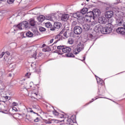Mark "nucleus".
Here are the masks:
<instances>
[{
  "label": "nucleus",
  "mask_w": 125,
  "mask_h": 125,
  "mask_svg": "<svg viewBox=\"0 0 125 125\" xmlns=\"http://www.w3.org/2000/svg\"><path fill=\"white\" fill-rule=\"evenodd\" d=\"M71 48L69 47L63 48L62 50V53H69V52H71Z\"/></svg>",
  "instance_id": "4468645a"
},
{
  "label": "nucleus",
  "mask_w": 125,
  "mask_h": 125,
  "mask_svg": "<svg viewBox=\"0 0 125 125\" xmlns=\"http://www.w3.org/2000/svg\"><path fill=\"white\" fill-rule=\"evenodd\" d=\"M13 110H14V111H17V108H16L15 107H13L12 108Z\"/></svg>",
  "instance_id": "864d4df0"
},
{
  "label": "nucleus",
  "mask_w": 125,
  "mask_h": 125,
  "mask_svg": "<svg viewBox=\"0 0 125 125\" xmlns=\"http://www.w3.org/2000/svg\"><path fill=\"white\" fill-rule=\"evenodd\" d=\"M52 124H57L58 121H51Z\"/></svg>",
  "instance_id": "3c124183"
},
{
  "label": "nucleus",
  "mask_w": 125,
  "mask_h": 125,
  "mask_svg": "<svg viewBox=\"0 0 125 125\" xmlns=\"http://www.w3.org/2000/svg\"><path fill=\"white\" fill-rule=\"evenodd\" d=\"M25 116H26V120L30 121V120L31 119V118H30V116H28V115H27L26 114H25Z\"/></svg>",
  "instance_id": "37998d69"
},
{
  "label": "nucleus",
  "mask_w": 125,
  "mask_h": 125,
  "mask_svg": "<svg viewBox=\"0 0 125 125\" xmlns=\"http://www.w3.org/2000/svg\"><path fill=\"white\" fill-rule=\"evenodd\" d=\"M1 1H6V0H1Z\"/></svg>",
  "instance_id": "bf43d9fd"
},
{
  "label": "nucleus",
  "mask_w": 125,
  "mask_h": 125,
  "mask_svg": "<svg viewBox=\"0 0 125 125\" xmlns=\"http://www.w3.org/2000/svg\"><path fill=\"white\" fill-rule=\"evenodd\" d=\"M68 42L70 44H73L74 43V40L72 39H69Z\"/></svg>",
  "instance_id": "f704fd0d"
},
{
  "label": "nucleus",
  "mask_w": 125,
  "mask_h": 125,
  "mask_svg": "<svg viewBox=\"0 0 125 125\" xmlns=\"http://www.w3.org/2000/svg\"><path fill=\"white\" fill-rule=\"evenodd\" d=\"M60 33L62 34V39H67L69 38V35L67 34V31L62 30Z\"/></svg>",
  "instance_id": "ddd939ff"
},
{
  "label": "nucleus",
  "mask_w": 125,
  "mask_h": 125,
  "mask_svg": "<svg viewBox=\"0 0 125 125\" xmlns=\"http://www.w3.org/2000/svg\"><path fill=\"white\" fill-rule=\"evenodd\" d=\"M101 14V12L100 10L98 9H95L94 10V15H96V16H99Z\"/></svg>",
  "instance_id": "dca6fc26"
},
{
  "label": "nucleus",
  "mask_w": 125,
  "mask_h": 125,
  "mask_svg": "<svg viewBox=\"0 0 125 125\" xmlns=\"http://www.w3.org/2000/svg\"><path fill=\"white\" fill-rule=\"evenodd\" d=\"M29 22H30V24L32 26H35V25L36 24V22H35V20H33V19H31L30 20H29Z\"/></svg>",
  "instance_id": "393cba45"
},
{
  "label": "nucleus",
  "mask_w": 125,
  "mask_h": 125,
  "mask_svg": "<svg viewBox=\"0 0 125 125\" xmlns=\"http://www.w3.org/2000/svg\"><path fill=\"white\" fill-rule=\"evenodd\" d=\"M54 41V38L53 39H51L50 41V43H52V42H53V41Z\"/></svg>",
  "instance_id": "603ef678"
},
{
  "label": "nucleus",
  "mask_w": 125,
  "mask_h": 125,
  "mask_svg": "<svg viewBox=\"0 0 125 125\" xmlns=\"http://www.w3.org/2000/svg\"><path fill=\"white\" fill-rule=\"evenodd\" d=\"M112 30L111 25H108L104 27V31H102V34H110V33H112Z\"/></svg>",
  "instance_id": "39448f33"
},
{
  "label": "nucleus",
  "mask_w": 125,
  "mask_h": 125,
  "mask_svg": "<svg viewBox=\"0 0 125 125\" xmlns=\"http://www.w3.org/2000/svg\"><path fill=\"white\" fill-rule=\"evenodd\" d=\"M26 36L28 37L29 38H32L33 36H34V34L33 33L31 32L30 31H28L26 33Z\"/></svg>",
  "instance_id": "bb28decb"
},
{
  "label": "nucleus",
  "mask_w": 125,
  "mask_h": 125,
  "mask_svg": "<svg viewBox=\"0 0 125 125\" xmlns=\"http://www.w3.org/2000/svg\"><path fill=\"white\" fill-rule=\"evenodd\" d=\"M58 118L59 119H62V120H63L64 119H65L64 118V115L60 113L59 114L58 116ZM60 120H62V119H60L59 121H60Z\"/></svg>",
  "instance_id": "c85d7f7f"
},
{
  "label": "nucleus",
  "mask_w": 125,
  "mask_h": 125,
  "mask_svg": "<svg viewBox=\"0 0 125 125\" xmlns=\"http://www.w3.org/2000/svg\"><path fill=\"white\" fill-rule=\"evenodd\" d=\"M97 23V22H96V21H94L91 22V26H95V25H96Z\"/></svg>",
  "instance_id": "a19ab883"
},
{
  "label": "nucleus",
  "mask_w": 125,
  "mask_h": 125,
  "mask_svg": "<svg viewBox=\"0 0 125 125\" xmlns=\"http://www.w3.org/2000/svg\"><path fill=\"white\" fill-rule=\"evenodd\" d=\"M5 53L7 55H8V56H9V55H10V52H9V51H6L5 52Z\"/></svg>",
  "instance_id": "de8ad7c7"
},
{
  "label": "nucleus",
  "mask_w": 125,
  "mask_h": 125,
  "mask_svg": "<svg viewBox=\"0 0 125 125\" xmlns=\"http://www.w3.org/2000/svg\"><path fill=\"white\" fill-rule=\"evenodd\" d=\"M42 53H39V55H42Z\"/></svg>",
  "instance_id": "e2e57ef3"
},
{
  "label": "nucleus",
  "mask_w": 125,
  "mask_h": 125,
  "mask_svg": "<svg viewBox=\"0 0 125 125\" xmlns=\"http://www.w3.org/2000/svg\"><path fill=\"white\" fill-rule=\"evenodd\" d=\"M57 49V53L58 54L62 55V54H63V49H64V46H58Z\"/></svg>",
  "instance_id": "f8f14e48"
},
{
  "label": "nucleus",
  "mask_w": 125,
  "mask_h": 125,
  "mask_svg": "<svg viewBox=\"0 0 125 125\" xmlns=\"http://www.w3.org/2000/svg\"><path fill=\"white\" fill-rule=\"evenodd\" d=\"M40 121V119H39V118H37L36 119L34 120V121L35 123H38V122H39Z\"/></svg>",
  "instance_id": "49530a36"
},
{
  "label": "nucleus",
  "mask_w": 125,
  "mask_h": 125,
  "mask_svg": "<svg viewBox=\"0 0 125 125\" xmlns=\"http://www.w3.org/2000/svg\"><path fill=\"white\" fill-rule=\"evenodd\" d=\"M37 51H31V58H34V59H37Z\"/></svg>",
  "instance_id": "f3484780"
},
{
  "label": "nucleus",
  "mask_w": 125,
  "mask_h": 125,
  "mask_svg": "<svg viewBox=\"0 0 125 125\" xmlns=\"http://www.w3.org/2000/svg\"><path fill=\"white\" fill-rule=\"evenodd\" d=\"M39 30H40V32H44L46 29L44 27H40Z\"/></svg>",
  "instance_id": "58836bf2"
},
{
  "label": "nucleus",
  "mask_w": 125,
  "mask_h": 125,
  "mask_svg": "<svg viewBox=\"0 0 125 125\" xmlns=\"http://www.w3.org/2000/svg\"><path fill=\"white\" fill-rule=\"evenodd\" d=\"M74 32L76 35H80L83 32V29L80 26H75L74 27Z\"/></svg>",
  "instance_id": "0eeeda50"
},
{
  "label": "nucleus",
  "mask_w": 125,
  "mask_h": 125,
  "mask_svg": "<svg viewBox=\"0 0 125 125\" xmlns=\"http://www.w3.org/2000/svg\"><path fill=\"white\" fill-rule=\"evenodd\" d=\"M5 98H6V99H8V97L6 96Z\"/></svg>",
  "instance_id": "680f3d73"
},
{
  "label": "nucleus",
  "mask_w": 125,
  "mask_h": 125,
  "mask_svg": "<svg viewBox=\"0 0 125 125\" xmlns=\"http://www.w3.org/2000/svg\"><path fill=\"white\" fill-rule=\"evenodd\" d=\"M30 24L27 21H23L21 23L17 25V28L19 30H23V29H29Z\"/></svg>",
  "instance_id": "7ed1b4c3"
},
{
  "label": "nucleus",
  "mask_w": 125,
  "mask_h": 125,
  "mask_svg": "<svg viewBox=\"0 0 125 125\" xmlns=\"http://www.w3.org/2000/svg\"><path fill=\"white\" fill-rule=\"evenodd\" d=\"M62 34V33H60L59 35L57 36H55L54 37L55 43L57 42H59V41H62V40H63Z\"/></svg>",
  "instance_id": "6e6552de"
},
{
  "label": "nucleus",
  "mask_w": 125,
  "mask_h": 125,
  "mask_svg": "<svg viewBox=\"0 0 125 125\" xmlns=\"http://www.w3.org/2000/svg\"><path fill=\"white\" fill-rule=\"evenodd\" d=\"M80 52H81V51L79 48H77V47L75 49H74L73 50L74 54L76 55L79 54Z\"/></svg>",
  "instance_id": "b1692460"
},
{
  "label": "nucleus",
  "mask_w": 125,
  "mask_h": 125,
  "mask_svg": "<svg viewBox=\"0 0 125 125\" xmlns=\"http://www.w3.org/2000/svg\"><path fill=\"white\" fill-rule=\"evenodd\" d=\"M26 110L28 113H33L34 114H36V113L33 111V109L30 107H27Z\"/></svg>",
  "instance_id": "cd10ccee"
},
{
  "label": "nucleus",
  "mask_w": 125,
  "mask_h": 125,
  "mask_svg": "<svg viewBox=\"0 0 125 125\" xmlns=\"http://www.w3.org/2000/svg\"><path fill=\"white\" fill-rule=\"evenodd\" d=\"M68 18H69V15L68 14H64V15H62V21H67Z\"/></svg>",
  "instance_id": "a211bd4d"
},
{
  "label": "nucleus",
  "mask_w": 125,
  "mask_h": 125,
  "mask_svg": "<svg viewBox=\"0 0 125 125\" xmlns=\"http://www.w3.org/2000/svg\"><path fill=\"white\" fill-rule=\"evenodd\" d=\"M13 106H18V103H16L15 102H13L12 103Z\"/></svg>",
  "instance_id": "79ce46f5"
},
{
  "label": "nucleus",
  "mask_w": 125,
  "mask_h": 125,
  "mask_svg": "<svg viewBox=\"0 0 125 125\" xmlns=\"http://www.w3.org/2000/svg\"><path fill=\"white\" fill-rule=\"evenodd\" d=\"M115 19L117 21V24L119 26L122 25L123 23H124V20H123V12L118 11L115 14Z\"/></svg>",
  "instance_id": "f03ea898"
},
{
  "label": "nucleus",
  "mask_w": 125,
  "mask_h": 125,
  "mask_svg": "<svg viewBox=\"0 0 125 125\" xmlns=\"http://www.w3.org/2000/svg\"><path fill=\"white\" fill-rule=\"evenodd\" d=\"M86 26H87L86 24H85L83 26V28L84 29V30H88L89 28L87 27Z\"/></svg>",
  "instance_id": "c03bdc74"
},
{
  "label": "nucleus",
  "mask_w": 125,
  "mask_h": 125,
  "mask_svg": "<svg viewBox=\"0 0 125 125\" xmlns=\"http://www.w3.org/2000/svg\"><path fill=\"white\" fill-rule=\"evenodd\" d=\"M4 59H5V58L4 57Z\"/></svg>",
  "instance_id": "69168bd1"
},
{
  "label": "nucleus",
  "mask_w": 125,
  "mask_h": 125,
  "mask_svg": "<svg viewBox=\"0 0 125 125\" xmlns=\"http://www.w3.org/2000/svg\"><path fill=\"white\" fill-rule=\"evenodd\" d=\"M86 1H89V0H86Z\"/></svg>",
  "instance_id": "0e129e2a"
},
{
  "label": "nucleus",
  "mask_w": 125,
  "mask_h": 125,
  "mask_svg": "<svg viewBox=\"0 0 125 125\" xmlns=\"http://www.w3.org/2000/svg\"><path fill=\"white\" fill-rule=\"evenodd\" d=\"M77 47L79 48L81 51H82V50H83L84 48L83 44L79 42V44L77 45Z\"/></svg>",
  "instance_id": "412c9836"
},
{
  "label": "nucleus",
  "mask_w": 125,
  "mask_h": 125,
  "mask_svg": "<svg viewBox=\"0 0 125 125\" xmlns=\"http://www.w3.org/2000/svg\"><path fill=\"white\" fill-rule=\"evenodd\" d=\"M0 1H1V0H0Z\"/></svg>",
  "instance_id": "774afa93"
},
{
  "label": "nucleus",
  "mask_w": 125,
  "mask_h": 125,
  "mask_svg": "<svg viewBox=\"0 0 125 125\" xmlns=\"http://www.w3.org/2000/svg\"><path fill=\"white\" fill-rule=\"evenodd\" d=\"M42 51H43V52H46V51H47V48H43V49H42Z\"/></svg>",
  "instance_id": "09e8293b"
},
{
  "label": "nucleus",
  "mask_w": 125,
  "mask_h": 125,
  "mask_svg": "<svg viewBox=\"0 0 125 125\" xmlns=\"http://www.w3.org/2000/svg\"><path fill=\"white\" fill-rule=\"evenodd\" d=\"M104 30V27H103V26L100 24H98L96 25L94 29V31L96 33H102V34Z\"/></svg>",
  "instance_id": "20e7f679"
},
{
  "label": "nucleus",
  "mask_w": 125,
  "mask_h": 125,
  "mask_svg": "<svg viewBox=\"0 0 125 125\" xmlns=\"http://www.w3.org/2000/svg\"><path fill=\"white\" fill-rule=\"evenodd\" d=\"M87 8H83L81 11V12H77L73 15V17L74 18H77L79 22H80V19L83 20L84 18V14L87 12Z\"/></svg>",
  "instance_id": "f257e3e1"
},
{
  "label": "nucleus",
  "mask_w": 125,
  "mask_h": 125,
  "mask_svg": "<svg viewBox=\"0 0 125 125\" xmlns=\"http://www.w3.org/2000/svg\"><path fill=\"white\" fill-rule=\"evenodd\" d=\"M89 38L90 39H91V40H93V41H96V37L92 35V34L89 35Z\"/></svg>",
  "instance_id": "7c9ffc66"
},
{
  "label": "nucleus",
  "mask_w": 125,
  "mask_h": 125,
  "mask_svg": "<svg viewBox=\"0 0 125 125\" xmlns=\"http://www.w3.org/2000/svg\"><path fill=\"white\" fill-rule=\"evenodd\" d=\"M59 122H66V124L67 125H70L72 122H73V120L71 119V118H65L63 120H59Z\"/></svg>",
  "instance_id": "9b49d317"
},
{
  "label": "nucleus",
  "mask_w": 125,
  "mask_h": 125,
  "mask_svg": "<svg viewBox=\"0 0 125 125\" xmlns=\"http://www.w3.org/2000/svg\"><path fill=\"white\" fill-rule=\"evenodd\" d=\"M53 114L55 116H58L59 115V113L58 112H57V111H56L55 110L53 111Z\"/></svg>",
  "instance_id": "e433bc0d"
},
{
  "label": "nucleus",
  "mask_w": 125,
  "mask_h": 125,
  "mask_svg": "<svg viewBox=\"0 0 125 125\" xmlns=\"http://www.w3.org/2000/svg\"><path fill=\"white\" fill-rule=\"evenodd\" d=\"M20 83H21V84H24V82H23V81L21 80L19 82Z\"/></svg>",
  "instance_id": "8fccbe9b"
},
{
  "label": "nucleus",
  "mask_w": 125,
  "mask_h": 125,
  "mask_svg": "<svg viewBox=\"0 0 125 125\" xmlns=\"http://www.w3.org/2000/svg\"><path fill=\"white\" fill-rule=\"evenodd\" d=\"M87 16L91 18V17H93V16H94V13L92 11L88 12L87 13Z\"/></svg>",
  "instance_id": "5701e85b"
},
{
  "label": "nucleus",
  "mask_w": 125,
  "mask_h": 125,
  "mask_svg": "<svg viewBox=\"0 0 125 125\" xmlns=\"http://www.w3.org/2000/svg\"><path fill=\"white\" fill-rule=\"evenodd\" d=\"M5 53L4 52H3L1 53V54L0 55V58H2L3 57V55H4Z\"/></svg>",
  "instance_id": "a18cd8bd"
},
{
  "label": "nucleus",
  "mask_w": 125,
  "mask_h": 125,
  "mask_svg": "<svg viewBox=\"0 0 125 125\" xmlns=\"http://www.w3.org/2000/svg\"><path fill=\"white\" fill-rule=\"evenodd\" d=\"M32 107L34 109H36L37 108V106H36V105H33Z\"/></svg>",
  "instance_id": "5fc2aeb1"
},
{
  "label": "nucleus",
  "mask_w": 125,
  "mask_h": 125,
  "mask_svg": "<svg viewBox=\"0 0 125 125\" xmlns=\"http://www.w3.org/2000/svg\"><path fill=\"white\" fill-rule=\"evenodd\" d=\"M7 2L9 4H12L14 2V0H7Z\"/></svg>",
  "instance_id": "ea45409f"
},
{
  "label": "nucleus",
  "mask_w": 125,
  "mask_h": 125,
  "mask_svg": "<svg viewBox=\"0 0 125 125\" xmlns=\"http://www.w3.org/2000/svg\"><path fill=\"white\" fill-rule=\"evenodd\" d=\"M78 24V22L76 21H74L72 23V27H75V26H77Z\"/></svg>",
  "instance_id": "4c0bfd02"
},
{
  "label": "nucleus",
  "mask_w": 125,
  "mask_h": 125,
  "mask_svg": "<svg viewBox=\"0 0 125 125\" xmlns=\"http://www.w3.org/2000/svg\"><path fill=\"white\" fill-rule=\"evenodd\" d=\"M67 57H75V55H74V54L70 53H68L66 54Z\"/></svg>",
  "instance_id": "473e14b6"
},
{
  "label": "nucleus",
  "mask_w": 125,
  "mask_h": 125,
  "mask_svg": "<svg viewBox=\"0 0 125 125\" xmlns=\"http://www.w3.org/2000/svg\"><path fill=\"white\" fill-rule=\"evenodd\" d=\"M45 26L46 27V28H52V24L50 22H47L45 23Z\"/></svg>",
  "instance_id": "a878e982"
},
{
  "label": "nucleus",
  "mask_w": 125,
  "mask_h": 125,
  "mask_svg": "<svg viewBox=\"0 0 125 125\" xmlns=\"http://www.w3.org/2000/svg\"><path fill=\"white\" fill-rule=\"evenodd\" d=\"M32 95L34 96L35 98H37V99H40V96L39 95V92H32Z\"/></svg>",
  "instance_id": "4be33fe9"
},
{
  "label": "nucleus",
  "mask_w": 125,
  "mask_h": 125,
  "mask_svg": "<svg viewBox=\"0 0 125 125\" xmlns=\"http://www.w3.org/2000/svg\"><path fill=\"white\" fill-rule=\"evenodd\" d=\"M124 29H125V22L124 23Z\"/></svg>",
  "instance_id": "13d9d810"
},
{
  "label": "nucleus",
  "mask_w": 125,
  "mask_h": 125,
  "mask_svg": "<svg viewBox=\"0 0 125 125\" xmlns=\"http://www.w3.org/2000/svg\"><path fill=\"white\" fill-rule=\"evenodd\" d=\"M117 33L121 34V35H125V29L124 27H119L116 30Z\"/></svg>",
  "instance_id": "9d476101"
},
{
  "label": "nucleus",
  "mask_w": 125,
  "mask_h": 125,
  "mask_svg": "<svg viewBox=\"0 0 125 125\" xmlns=\"http://www.w3.org/2000/svg\"><path fill=\"white\" fill-rule=\"evenodd\" d=\"M84 20L86 21V22H89L91 20V18L87 16L84 18Z\"/></svg>",
  "instance_id": "c756f323"
},
{
  "label": "nucleus",
  "mask_w": 125,
  "mask_h": 125,
  "mask_svg": "<svg viewBox=\"0 0 125 125\" xmlns=\"http://www.w3.org/2000/svg\"><path fill=\"white\" fill-rule=\"evenodd\" d=\"M62 26V24L60 22H56L54 24V27L56 29H60Z\"/></svg>",
  "instance_id": "2eb2a0df"
},
{
  "label": "nucleus",
  "mask_w": 125,
  "mask_h": 125,
  "mask_svg": "<svg viewBox=\"0 0 125 125\" xmlns=\"http://www.w3.org/2000/svg\"><path fill=\"white\" fill-rule=\"evenodd\" d=\"M45 46V44H43L42 45L43 47H44V46Z\"/></svg>",
  "instance_id": "052dcab7"
},
{
  "label": "nucleus",
  "mask_w": 125,
  "mask_h": 125,
  "mask_svg": "<svg viewBox=\"0 0 125 125\" xmlns=\"http://www.w3.org/2000/svg\"><path fill=\"white\" fill-rule=\"evenodd\" d=\"M45 19H46V20H49V21H53V16L48 15L45 17Z\"/></svg>",
  "instance_id": "aec40b11"
},
{
  "label": "nucleus",
  "mask_w": 125,
  "mask_h": 125,
  "mask_svg": "<svg viewBox=\"0 0 125 125\" xmlns=\"http://www.w3.org/2000/svg\"><path fill=\"white\" fill-rule=\"evenodd\" d=\"M98 84L102 85L104 83V82L101 79H99V81L97 80Z\"/></svg>",
  "instance_id": "72a5a7b5"
},
{
  "label": "nucleus",
  "mask_w": 125,
  "mask_h": 125,
  "mask_svg": "<svg viewBox=\"0 0 125 125\" xmlns=\"http://www.w3.org/2000/svg\"><path fill=\"white\" fill-rule=\"evenodd\" d=\"M98 22L100 24H106L107 23V19L104 17L99 18Z\"/></svg>",
  "instance_id": "1a4fd4ad"
},
{
  "label": "nucleus",
  "mask_w": 125,
  "mask_h": 125,
  "mask_svg": "<svg viewBox=\"0 0 125 125\" xmlns=\"http://www.w3.org/2000/svg\"><path fill=\"white\" fill-rule=\"evenodd\" d=\"M45 19V17L42 15H40L38 18V20L39 22H42L43 21H44Z\"/></svg>",
  "instance_id": "6ab92c4d"
},
{
  "label": "nucleus",
  "mask_w": 125,
  "mask_h": 125,
  "mask_svg": "<svg viewBox=\"0 0 125 125\" xmlns=\"http://www.w3.org/2000/svg\"><path fill=\"white\" fill-rule=\"evenodd\" d=\"M47 124H52V122H51V121H48L47 122Z\"/></svg>",
  "instance_id": "6e6d98bb"
},
{
  "label": "nucleus",
  "mask_w": 125,
  "mask_h": 125,
  "mask_svg": "<svg viewBox=\"0 0 125 125\" xmlns=\"http://www.w3.org/2000/svg\"><path fill=\"white\" fill-rule=\"evenodd\" d=\"M113 16H114V12L113 11L109 10L105 12V17L107 19H111Z\"/></svg>",
  "instance_id": "423d86ee"
},
{
  "label": "nucleus",
  "mask_w": 125,
  "mask_h": 125,
  "mask_svg": "<svg viewBox=\"0 0 125 125\" xmlns=\"http://www.w3.org/2000/svg\"><path fill=\"white\" fill-rule=\"evenodd\" d=\"M9 77H12V74H9Z\"/></svg>",
  "instance_id": "4d7b16f0"
},
{
  "label": "nucleus",
  "mask_w": 125,
  "mask_h": 125,
  "mask_svg": "<svg viewBox=\"0 0 125 125\" xmlns=\"http://www.w3.org/2000/svg\"><path fill=\"white\" fill-rule=\"evenodd\" d=\"M114 22V20L112 19H108V24L111 25Z\"/></svg>",
  "instance_id": "c9c22d12"
},
{
  "label": "nucleus",
  "mask_w": 125,
  "mask_h": 125,
  "mask_svg": "<svg viewBox=\"0 0 125 125\" xmlns=\"http://www.w3.org/2000/svg\"><path fill=\"white\" fill-rule=\"evenodd\" d=\"M0 89H1V88H0Z\"/></svg>",
  "instance_id": "338daca9"
},
{
  "label": "nucleus",
  "mask_w": 125,
  "mask_h": 125,
  "mask_svg": "<svg viewBox=\"0 0 125 125\" xmlns=\"http://www.w3.org/2000/svg\"><path fill=\"white\" fill-rule=\"evenodd\" d=\"M31 72H27L25 75V77L27 79H29V78H30V77L31 76Z\"/></svg>",
  "instance_id": "2f4dec72"
}]
</instances>
